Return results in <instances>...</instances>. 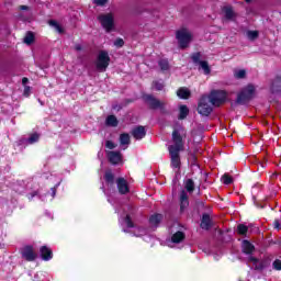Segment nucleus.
<instances>
[{"mask_svg": "<svg viewBox=\"0 0 281 281\" xmlns=\"http://www.w3.org/2000/svg\"><path fill=\"white\" fill-rule=\"evenodd\" d=\"M207 98L211 100L212 106H222V104L227 102V91L212 90Z\"/></svg>", "mask_w": 281, "mask_h": 281, "instance_id": "5", "label": "nucleus"}, {"mask_svg": "<svg viewBox=\"0 0 281 281\" xmlns=\"http://www.w3.org/2000/svg\"><path fill=\"white\" fill-rule=\"evenodd\" d=\"M241 251H243V254H246V256H251V254H254V251H256V246H254V244H251V241L244 239L241 241Z\"/></svg>", "mask_w": 281, "mask_h": 281, "instance_id": "16", "label": "nucleus"}, {"mask_svg": "<svg viewBox=\"0 0 281 281\" xmlns=\"http://www.w3.org/2000/svg\"><path fill=\"white\" fill-rule=\"evenodd\" d=\"M113 177H105L106 183H113Z\"/></svg>", "mask_w": 281, "mask_h": 281, "instance_id": "50", "label": "nucleus"}, {"mask_svg": "<svg viewBox=\"0 0 281 281\" xmlns=\"http://www.w3.org/2000/svg\"><path fill=\"white\" fill-rule=\"evenodd\" d=\"M38 195V192L37 191H34L33 193H31L29 195V200L32 201V199H34V196Z\"/></svg>", "mask_w": 281, "mask_h": 281, "instance_id": "46", "label": "nucleus"}, {"mask_svg": "<svg viewBox=\"0 0 281 281\" xmlns=\"http://www.w3.org/2000/svg\"><path fill=\"white\" fill-rule=\"evenodd\" d=\"M191 172L195 177H199L200 175L207 176V173L203 172V169H201V167L198 164L191 165Z\"/></svg>", "mask_w": 281, "mask_h": 281, "instance_id": "26", "label": "nucleus"}, {"mask_svg": "<svg viewBox=\"0 0 281 281\" xmlns=\"http://www.w3.org/2000/svg\"><path fill=\"white\" fill-rule=\"evenodd\" d=\"M24 43L25 45H32L34 43V33L33 32H27L25 37H24Z\"/></svg>", "mask_w": 281, "mask_h": 281, "instance_id": "32", "label": "nucleus"}, {"mask_svg": "<svg viewBox=\"0 0 281 281\" xmlns=\"http://www.w3.org/2000/svg\"><path fill=\"white\" fill-rule=\"evenodd\" d=\"M249 232V227L245 224H238L237 225V234L238 236H247V233Z\"/></svg>", "mask_w": 281, "mask_h": 281, "instance_id": "27", "label": "nucleus"}, {"mask_svg": "<svg viewBox=\"0 0 281 281\" xmlns=\"http://www.w3.org/2000/svg\"><path fill=\"white\" fill-rule=\"evenodd\" d=\"M49 25H53V27H56V30H58V32H63V27H60V24L58 22L50 20Z\"/></svg>", "mask_w": 281, "mask_h": 281, "instance_id": "40", "label": "nucleus"}, {"mask_svg": "<svg viewBox=\"0 0 281 281\" xmlns=\"http://www.w3.org/2000/svg\"><path fill=\"white\" fill-rule=\"evenodd\" d=\"M38 139H40V136H38V134H32L25 142L27 143V144H36V142H38Z\"/></svg>", "mask_w": 281, "mask_h": 281, "instance_id": "36", "label": "nucleus"}, {"mask_svg": "<svg viewBox=\"0 0 281 281\" xmlns=\"http://www.w3.org/2000/svg\"><path fill=\"white\" fill-rule=\"evenodd\" d=\"M247 37L249 38V41H256V38H258L259 33L258 31H247Z\"/></svg>", "mask_w": 281, "mask_h": 281, "instance_id": "35", "label": "nucleus"}, {"mask_svg": "<svg viewBox=\"0 0 281 281\" xmlns=\"http://www.w3.org/2000/svg\"><path fill=\"white\" fill-rule=\"evenodd\" d=\"M38 195V192L37 191H34L33 193H31L29 195V200L32 201V199H34V196Z\"/></svg>", "mask_w": 281, "mask_h": 281, "instance_id": "47", "label": "nucleus"}, {"mask_svg": "<svg viewBox=\"0 0 281 281\" xmlns=\"http://www.w3.org/2000/svg\"><path fill=\"white\" fill-rule=\"evenodd\" d=\"M234 77L237 78V80H243V78H247V71L245 69L235 70Z\"/></svg>", "mask_w": 281, "mask_h": 281, "instance_id": "31", "label": "nucleus"}, {"mask_svg": "<svg viewBox=\"0 0 281 281\" xmlns=\"http://www.w3.org/2000/svg\"><path fill=\"white\" fill-rule=\"evenodd\" d=\"M256 93V87L254 85H248L241 91L237 94V99L235 101V104H247Z\"/></svg>", "mask_w": 281, "mask_h": 281, "instance_id": "2", "label": "nucleus"}, {"mask_svg": "<svg viewBox=\"0 0 281 281\" xmlns=\"http://www.w3.org/2000/svg\"><path fill=\"white\" fill-rule=\"evenodd\" d=\"M223 177H229V173H224Z\"/></svg>", "mask_w": 281, "mask_h": 281, "instance_id": "56", "label": "nucleus"}, {"mask_svg": "<svg viewBox=\"0 0 281 281\" xmlns=\"http://www.w3.org/2000/svg\"><path fill=\"white\" fill-rule=\"evenodd\" d=\"M191 59L194 65H201V63H203V60H201V53H193Z\"/></svg>", "mask_w": 281, "mask_h": 281, "instance_id": "34", "label": "nucleus"}, {"mask_svg": "<svg viewBox=\"0 0 281 281\" xmlns=\"http://www.w3.org/2000/svg\"><path fill=\"white\" fill-rule=\"evenodd\" d=\"M226 21H234L236 19V12L232 5H226L222 9Z\"/></svg>", "mask_w": 281, "mask_h": 281, "instance_id": "18", "label": "nucleus"}, {"mask_svg": "<svg viewBox=\"0 0 281 281\" xmlns=\"http://www.w3.org/2000/svg\"><path fill=\"white\" fill-rule=\"evenodd\" d=\"M200 67L201 69H203L205 76H209V74H211V69H210V64H207V61H200Z\"/></svg>", "mask_w": 281, "mask_h": 281, "instance_id": "33", "label": "nucleus"}, {"mask_svg": "<svg viewBox=\"0 0 281 281\" xmlns=\"http://www.w3.org/2000/svg\"><path fill=\"white\" fill-rule=\"evenodd\" d=\"M184 188H186L187 192H189V193L194 192V180L188 179L186 181Z\"/></svg>", "mask_w": 281, "mask_h": 281, "instance_id": "30", "label": "nucleus"}, {"mask_svg": "<svg viewBox=\"0 0 281 281\" xmlns=\"http://www.w3.org/2000/svg\"><path fill=\"white\" fill-rule=\"evenodd\" d=\"M151 182H153V183H159V180H157V178H153V179H151Z\"/></svg>", "mask_w": 281, "mask_h": 281, "instance_id": "54", "label": "nucleus"}, {"mask_svg": "<svg viewBox=\"0 0 281 281\" xmlns=\"http://www.w3.org/2000/svg\"><path fill=\"white\" fill-rule=\"evenodd\" d=\"M114 46L115 47H124V40L123 38H116L115 41H114Z\"/></svg>", "mask_w": 281, "mask_h": 281, "instance_id": "41", "label": "nucleus"}, {"mask_svg": "<svg viewBox=\"0 0 281 281\" xmlns=\"http://www.w3.org/2000/svg\"><path fill=\"white\" fill-rule=\"evenodd\" d=\"M212 217H210V214L203 213L200 227L201 229H205V232H209V229H212Z\"/></svg>", "mask_w": 281, "mask_h": 281, "instance_id": "15", "label": "nucleus"}, {"mask_svg": "<svg viewBox=\"0 0 281 281\" xmlns=\"http://www.w3.org/2000/svg\"><path fill=\"white\" fill-rule=\"evenodd\" d=\"M158 66L162 71H170V61H168L166 58L159 59Z\"/></svg>", "mask_w": 281, "mask_h": 281, "instance_id": "24", "label": "nucleus"}, {"mask_svg": "<svg viewBox=\"0 0 281 281\" xmlns=\"http://www.w3.org/2000/svg\"><path fill=\"white\" fill-rule=\"evenodd\" d=\"M30 93H32V88L30 86H25L23 95H25V98H27V97H30Z\"/></svg>", "mask_w": 281, "mask_h": 281, "instance_id": "42", "label": "nucleus"}, {"mask_svg": "<svg viewBox=\"0 0 281 281\" xmlns=\"http://www.w3.org/2000/svg\"><path fill=\"white\" fill-rule=\"evenodd\" d=\"M188 115H190V109L188 108V105H180L178 120H186Z\"/></svg>", "mask_w": 281, "mask_h": 281, "instance_id": "23", "label": "nucleus"}, {"mask_svg": "<svg viewBox=\"0 0 281 281\" xmlns=\"http://www.w3.org/2000/svg\"><path fill=\"white\" fill-rule=\"evenodd\" d=\"M110 63H111V57L109 56V52L100 50L97 57V63H95L97 71H101V72L106 71Z\"/></svg>", "mask_w": 281, "mask_h": 281, "instance_id": "6", "label": "nucleus"}, {"mask_svg": "<svg viewBox=\"0 0 281 281\" xmlns=\"http://www.w3.org/2000/svg\"><path fill=\"white\" fill-rule=\"evenodd\" d=\"M273 269H276V271H281V260L277 259L273 261L272 263Z\"/></svg>", "mask_w": 281, "mask_h": 281, "instance_id": "39", "label": "nucleus"}, {"mask_svg": "<svg viewBox=\"0 0 281 281\" xmlns=\"http://www.w3.org/2000/svg\"><path fill=\"white\" fill-rule=\"evenodd\" d=\"M40 256H41L42 260H44V262H49V260H52V258H54V251H52V248H49L47 246H42L40 248Z\"/></svg>", "mask_w": 281, "mask_h": 281, "instance_id": "13", "label": "nucleus"}, {"mask_svg": "<svg viewBox=\"0 0 281 281\" xmlns=\"http://www.w3.org/2000/svg\"><path fill=\"white\" fill-rule=\"evenodd\" d=\"M162 218H164V215L159 213H155L151 216H149V225H151L153 227H158Z\"/></svg>", "mask_w": 281, "mask_h": 281, "instance_id": "22", "label": "nucleus"}, {"mask_svg": "<svg viewBox=\"0 0 281 281\" xmlns=\"http://www.w3.org/2000/svg\"><path fill=\"white\" fill-rule=\"evenodd\" d=\"M105 146H106L110 150H113V148H115V143H113V140H106V142H105Z\"/></svg>", "mask_w": 281, "mask_h": 281, "instance_id": "43", "label": "nucleus"}, {"mask_svg": "<svg viewBox=\"0 0 281 281\" xmlns=\"http://www.w3.org/2000/svg\"><path fill=\"white\" fill-rule=\"evenodd\" d=\"M109 0H94L95 5H106Z\"/></svg>", "mask_w": 281, "mask_h": 281, "instance_id": "45", "label": "nucleus"}, {"mask_svg": "<svg viewBox=\"0 0 281 281\" xmlns=\"http://www.w3.org/2000/svg\"><path fill=\"white\" fill-rule=\"evenodd\" d=\"M98 21L106 32H111L113 27H115V18L113 16V13L101 14L98 16Z\"/></svg>", "mask_w": 281, "mask_h": 281, "instance_id": "7", "label": "nucleus"}, {"mask_svg": "<svg viewBox=\"0 0 281 281\" xmlns=\"http://www.w3.org/2000/svg\"><path fill=\"white\" fill-rule=\"evenodd\" d=\"M177 95L178 98H180L181 100H188V98H190V90H188V88H180L177 91Z\"/></svg>", "mask_w": 281, "mask_h": 281, "instance_id": "25", "label": "nucleus"}, {"mask_svg": "<svg viewBox=\"0 0 281 281\" xmlns=\"http://www.w3.org/2000/svg\"><path fill=\"white\" fill-rule=\"evenodd\" d=\"M30 8L27 5H21L20 10H29Z\"/></svg>", "mask_w": 281, "mask_h": 281, "instance_id": "53", "label": "nucleus"}, {"mask_svg": "<svg viewBox=\"0 0 281 281\" xmlns=\"http://www.w3.org/2000/svg\"><path fill=\"white\" fill-rule=\"evenodd\" d=\"M108 159H109L110 164H112L113 166H120V164H122V153L109 151Z\"/></svg>", "mask_w": 281, "mask_h": 281, "instance_id": "14", "label": "nucleus"}, {"mask_svg": "<svg viewBox=\"0 0 281 281\" xmlns=\"http://www.w3.org/2000/svg\"><path fill=\"white\" fill-rule=\"evenodd\" d=\"M21 256L26 262H34L38 258V254L34 251V246L26 245L21 250Z\"/></svg>", "mask_w": 281, "mask_h": 281, "instance_id": "9", "label": "nucleus"}, {"mask_svg": "<svg viewBox=\"0 0 281 281\" xmlns=\"http://www.w3.org/2000/svg\"><path fill=\"white\" fill-rule=\"evenodd\" d=\"M27 82H30V79H27V77H24V78L22 79V85H26Z\"/></svg>", "mask_w": 281, "mask_h": 281, "instance_id": "51", "label": "nucleus"}, {"mask_svg": "<svg viewBox=\"0 0 281 281\" xmlns=\"http://www.w3.org/2000/svg\"><path fill=\"white\" fill-rule=\"evenodd\" d=\"M120 144L123 148V150H126L128 146L131 145V135L123 133L120 135Z\"/></svg>", "mask_w": 281, "mask_h": 281, "instance_id": "20", "label": "nucleus"}, {"mask_svg": "<svg viewBox=\"0 0 281 281\" xmlns=\"http://www.w3.org/2000/svg\"><path fill=\"white\" fill-rule=\"evenodd\" d=\"M176 38L178 41L180 49H186L192 43V33L188 29H180L176 32Z\"/></svg>", "mask_w": 281, "mask_h": 281, "instance_id": "3", "label": "nucleus"}, {"mask_svg": "<svg viewBox=\"0 0 281 281\" xmlns=\"http://www.w3.org/2000/svg\"><path fill=\"white\" fill-rule=\"evenodd\" d=\"M124 221L130 229H133V227H135V223H133L131 215H126Z\"/></svg>", "mask_w": 281, "mask_h": 281, "instance_id": "38", "label": "nucleus"}, {"mask_svg": "<svg viewBox=\"0 0 281 281\" xmlns=\"http://www.w3.org/2000/svg\"><path fill=\"white\" fill-rule=\"evenodd\" d=\"M245 1H246V3H250L251 0H245Z\"/></svg>", "mask_w": 281, "mask_h": 281, "instance_id": "57", "label": "nucleus"}, {"mask_svg": "<svg viewBox=\"0 0 281 281\" xmlns=\"http://www.w3.org/2000/svg\"><path fill=\"white\" fill-rule=\"evenodd\" d=\"M249 262H252L256 271H263V269H267L271 265L269 259H258L256 257H249Z\"/></svg>", "mask_w": 281, "mask_h": 281, "instance_id": "10", "label": "nucleus"}, {"mask_svg": "<svg viewBox=\"0 0 281 281\" xmlns=\"http://www.w3.org/2000/svg\"><path fill=\"white\" fill-rule=\"evenodd\" d=\"M132 137L134 139H144L146 137V127L138 125L132 130Z\"/></svg>", "mask_w": 281, "mask_h": 281, "instance_id": "17", "label": "nucleus"}, {"mask_svg": "<svg viewBox=\"0 0 281 281\" xmlns=\"http://www.w3.org/2000/svg\"><path fill=\"white\" fill-rule=\"evenodd\" d=\"M274 229H280V221H274Z\"/></svg>", "mask_w": 281, "mask_h": 281, "instance_id": "49", "label": "nucleus"}, {"mask_svg": "<svg viewBox=\"0 0 281 281\" xmlns=\"http://www.w3.org/2000/svg\"><path fill=\"white\" fill-rule=\"evenodd\" d=\"M186 240V233L178 231L171 236V243L175 245H179V243H183Z\"/></svg>", "mask_w": 281, "mask_h": 281, "instance_id": "21", "label": "nucleus"}, {"mask_svg": "<svg viewBox=\"0 0 281 281\" xmlns=\"http://www.w3.org/2000/svg\"><path fill=\"white\" fill-rule=\"evenodd\" d=\"M116 188L119 193L128 194L131 192V187L128 186V181L124 178L116 179Z\"/></svg>", "mask_w": 281, "mask_h": 281, "instance_id": "12", "label": "nucleus"}, {"mask_svg": "<svg viewBox=\"0 0 281 281\" xmlns=\"http://www.w3.org/2000/svg\"><path fill=\"white\" fill-rule=\"evenodd\" d=\"M271 91H272V93H276V91H278V90L273 89V86H271Z\"/></svg>", "mask_w": 281, "mask_h": 281, "instance_id": "55", "label": "nucleus"}, {"mask_svg": "<svg viewBox=\"0 0 281 281\" xmlns=\"http://www.w3.org/2000/svg\"><path fill=\"white\" fill-rule=\"evenodd\" d=\"M144 101L153 111H157V109H160V111H164V109H166V102L160 101L159 99L155 98V95L153 94H145Z\"/></svg>", "mask_w": 281, "mask_h": 281, "instance_id": "8", "label": "nucleus"}, {"mask_svg": "<svg viewBox=\"0 0 281 281\" xmlns=\"http://www.w3.org/2000/svg\"><path fill=\"white\" fill-rule=\"evenodd\" d=\"M58 186H60V182H58L57 184H55V186L50 189L53 199H54V196H56V192H57V190H58Z\"/></svg>", "mask_w": 281, "mask_h": 281, "instance_id": "44", "label": "nucleus"}, {"mask_svg": "<svg viewBox=\"0 0 281 281\" xmlns=\"http://www.w3.org/2000/svg\"><path fill=\"white\" fill-rule=\"evenodd\" d=\"M106 126L115 127L119 124L117 117L115 115H109L105 120Z\"/></svg>", "mask_w": 281, "mask_h": 281, "instance_id": "28", "label": "nucleus"}, {"mask_svg": "<svg viewBox=\"0 0 281 281\" xmlns=\"http://www.w3.org/2000/svg\"><path fill=\"white\" fill-rule=\"evenodd\" d=\"M188 205H190V200L188 198V193L186 192V190H182L180 192V211L183 212V210H186V207H188Z\"/></svg>", "mask_w": 281, "mask_h": 281, "instance_id": "19", "label": "nucleus"}, {"mask_svg": "<svg viewBox=\"0 0 281 281\" xmlns=\"http://www.w3.org/2000/svg\"><path fill=\"white\" fill-rule=\"evenodd\" d=\"M151 87L156 89V91H164L165 85L162 80H155L153 81Z\"/></svg>", "mask_w": 281, "mask_h": 281, "instance_id": "29", "label": "nucleus"}, {"mask_svg": "<svg viewBox=\"0 0 281 281\" xmlns=\"http://www.w3.org/2000/svg\"><path fill=\"white\" fill-rule=\"evenodd\" d=\"M212 111H214V108L212 105L210 97H201L198 103V113L202 115V117H209L212 114Z\"/></svg>", "mask_w": 281, "mask_h": 281, "instance_id": "4", "label": "nucleus"}, {"mask_svg": "<svg viewBox=\"0 0 281 281\" xmlns=\"http://www.w3.org/2000/svg\"><path fill=\"white\" fill-rule=\"evenodd\" d=\"M179 153H181V150L169 149L171 166L172 168H176V170H179V168H181V158L179 157Z\"/></svg>", "mask_w": 281, "mask_h": 281, "instance_id": "11", "label": "nucleus"}, {"mask_svg": "<svg viewBox=\"0 0 281 281\" xmlns=\"http://www.w3.org/2000/svg\"><path fill=\"white\" fill-rule=\"evenodd\" d=\"M183 139H186V128L182 125L173 126V131L171 134V142L173 145L168 147V150H183Z\"/></svg>", "mask_w": 281, "mask_h": 281, "instance_id": "1", "label": "nucleus"}, {"mask_svg": "<svg viewBox=\"0 0 281 281\" xmlns=\"http://www.w3.org/2000/svg\"><path fill=\"white\" fill-rule=\"evenodd\" d=\"M221 183H224V186H232V183H234V178L233 177H222Z\"/></svg>", "mask_w": 281, "mask_h": 281, "instance_id": "37", "label": "nucleus"}, {"mask_svg": "<svg viewBox=\"0 0 281 281\" xmlns=\"http://www.w3.org/2000/svg\"><path fill=\"white\" fill-rule=\"evenodd\" d=\"M105 177H113V172L111 170L105 171Z\"/></svg>", "mask_w": 281, "mask_h": 281, "instance_id": "52", "label": "nucleus"}, {"mask_svg": "<svg viewBox=\"0 0 281 281\" xmlns=\"http://www.w3.org/2000/svg\"><path fill=\"white\" fill-rule=\"evenodd\" d=\"M75 49H76V52H82V45L76 44Z\"/></svg>", "mask_w": 281, "mask_h": 281, "instance_id": "48", "label": "nucleus"}]
</instances>
